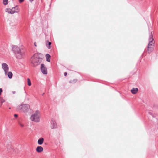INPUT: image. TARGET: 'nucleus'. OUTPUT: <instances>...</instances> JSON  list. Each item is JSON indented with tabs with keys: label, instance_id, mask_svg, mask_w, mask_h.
Instances as JSON below:
<instances>
[{
	"label": "nucleus",
	"instance_id": "23",
	"mask_svg": "<svg viewBox=\"0 0 158 158\" xmlns=\"http://www.w3.org/2000/svg\"><path fill=\"white\" fill-rule=\"evenodd\" d=\"M23 1L24 0H19V1L20 3L23 2Z\"/></svg>",
	"mask_w": 158,
	"mask_h": 158
},
{
	"label": "nucleus",
	"instance_id": "1",
	"mask_svg": "<svg viewBox=\"0 0 158 158\" xmlns=\"http://www.w3.org/2000/svg\"><path fill=\"white\" fill-rule=\"evenodd\" d=\"M12 50L18 59H21L24 56V52L22 48H20L16 46L13 45L12 47Z\"/></svg>",
	"mask_w": 158,
	"mask_h": 158
},
{
	"label": "nucleus",
	"instance_id": "9",
	"mask_svg": "<svg viewBox=\"0 0 158 158\" xmlns=\"http://www.w3.org/2000/svg\"><path fill=\"white\" fill-rule=\"evenodd\" d=\"M5 11L6 12L11 14H14V10H13L12 9H10V8H6L5 10Z\"/></svg>",
	"mask_w": 158,
	"mask_h": 158
},
{
	"label": "nucleus",
	"instance_id": "7",
	"mask_svg": "<svg viewBox=\"0 0 158 158\" xmlns=\"http://www.w3.org/2000/svg\"><path fill=\"white\" fill-rule=\"evenodd\" d=\"M50 127L51 129H55L57 127L56 122L53 118H52L50 122Z\"/></svg>",
	"mask_w": 158,
	"mask_h": 158
},
{
	"label": "nucleus",
	"instance_id": "25",
	"mask_svg": "<svg viewBox=\"0 0 158 158\" xmlns=\"http://www.w3.org/2000/svg\"><path fill=\"white\" fill-rule=\"evenodd\" d=\"M67 75V72H64V75L65 76H66Z\"/></svg>",
	"mask_w": 158,
	"mask_h": 158
},
{
	"label": "nucleus",
	"instance_id": "18",
	"mask_svg": "<svg viewBox=\"0 0 158 158\" xmlns=\"http://www.w3.org/2000/svg\"><path fill=\"white\" fill-rule=\"evenodd\" d=\"M18 124L21 127H24V125L23 123L21 122L20 121H18Z\"/></svg>",
	"mask_w": 158,
	"mask_h": 158
},
{
	"label": "nucleus",
	"instance_id": "11",
	"mask_svg": "<svg viewBox=\"0 0 158 158\" xmlns=\"http://www.w3.org/2000/svg\"><path fill=\"white\" fill-rule=\"evenodd\" d=\"M138 91V89L136 88H133L131 90V93L133 94H136Z\"/></svg>",
	"mask_w": 158,
	"mask_h": 158
},
{
	"label": "nucleus",
	"instance_id": "13",
	"mask_svg": "<svg viewBox=\"0 0 158 158\" xmlns=\"http://www.w3.org/2000/svg\"><path fill=\"white\" fill-rule=\"evenodd\" d=\"M44 141V138H41L38 140V143L39 145H41L43 143Z\"/></svg>",
	"mask_w": 158,
	"mask_h": 158
},
{
	"label": "nucleus",
	"instance_id": "14",
	"mask_svg": "<svg viewBox=\"0 0 158 158\" xmlns=\"http://www.w3.org/2000/svg\"><path fill=\"white\" fill-rule=\"evenodd\" d=\"M52 43L50 42H49L48 40L46 41V46L48 49H50L51 48V44Z\"/></svg>",
	"mask_w": 158,
	"mask_h": 158
},
{
	"label": "nucleus",
	"instance_id": "22",
	"mask_svg": "<svg viewBox=\"0 0 158 158\" xmlns=\"http://www.w3.org/2000/svg\"><path fill=\"white\" fill-rule=\"evenodd\" d=\"M2 88H0V95H1L2 93Z\"/></svg>",
	"mask_w": 158,
	"mask_h": 158
},
{
	"label": "nucleus",
	"instance_id": "4",
	"mask_svg": "<svg viewBox=\"0 0 158 158\" xmlns=\"http://www.w3.org/2000/svg\"><path fill=\"white\" fill-rule=\"evenodd\" d=\"M152 32L151 31L149 38V44L148 46V49L149 53H150L153 50L155 41L153 38Z\"/></svg>",
	"mask_w": 158,
	"mask_h": 158
},
{
	"label": "nucleus",
	"instance_id": "8",
	"mask_svg": "<svg viewBox=\"0 0 158 158\" xmlns=\"http://www.w3.org/2000/svg\"><path fill=\"white\" fill-rule=\"evenodd\" d=\"M40 70L43 74H47V68L44 64H41Z\"/></svg>",
	"mask_w": 158,
	"mask_h": 158
},
{
	"label": "nucleus",
	"instance_id": "30",
	"mask_svg": "<svg viewBox=\"0 0 158 158\" xmlns=\"http://www.w3.org/2000/svg\"><path fill=\"white\" fill-rule=\"evenodd\" d=\"M44 94V93H43V95H43Z\"/></svg>",
	"mask_w": 158,
	"mask_h": 158
},
{
	"label": "nucleus",
	"instance_id": "20",
	"mask_svg": "<svg viewBox=\"0 0 158 158\" xmlns=\"http://www.w3.org/2000/svg\"><path fill=\"white\" fill-rule=\"evenodd\" d=\"M28 85L29 86L31 85V83L30 81V80L29 78H28L27 79Z\"/></svg>",
	"mask_w": 158,
	"mask_h": 158
},
{
	"label": "nucleus",
	"instance_id": "15",
	"mask_svg": "<svg viewBox=\"0 0 158 158\" xmlns=\"http://www.w3.org/2000/svg\"><path fill=\"white\" fill-rule=\"evenodd\" d=\"M46 60L48 62H50V57L51 56L50 55H49L48 54H47L46 55Z\"/></svg>",
	"mask_w": 158,
	"mask_h": 158
},
{
	"label": "nucleus",
	"instance_id": "21",
	"mask_svg": "<svg viewBox=\"0 0 158 158\" xmlns=\"http://www.w3.org/2000/svg\"><path fill=\"white\" fill-rule=\"evenodd\" d=\"M77 81V79H74L72 81V82H71V83H75Z\"/></svg>",
	"mask_w": 158,
	"mask_h": 158
},
{
	"label": "nucleus",
	"instance_id": "16",
	"mask_svg": "<svg viewBox=\"0 0 158 158\" xmlns=\"http://www.w3.org/2000/svg\"><path fill=\"white\" fill-rule=\"evenodd\" d=\"M7 75L8 77L10 79H11L12 78V73L11 72H7Z\"/></svg>",
	"mask_w": 158,
	"mask_h": 158
},
{
	"label": "nucleus",
	"instance_id": "5",
	"mask_svg": "<svg viewBox=\"0 0 158 158\" xmlns=\"http://www.w3.org/2000/svg\"><path fill=\"white\" fill-rule=\"evenodd\" d=\"M18 109L25 114L27 113L30 109V106L29 105H21L18 106Z\"/></svg>",
	"mask_w": 158,
	"mask_h": 158
},
{
	"label": "nucleus",
	"instance_id": "2",
	"mask_svg": "<svg viewBox=\"0 0 158 158\" xmlns=\"http://www.w3.org/2000/svg\"><path fill=\"white\" fill-rule=\"evenodd\" d=\"M42 59L40 57L38 54H35L31 59V63L32 66H36L42 62Z\"/></svg>",
	"mask_w": 158,
	"mask_h": 158
},
{
	"label": "nucleus",
	"instance_id": "24",
	"mask_svg": "<svg viewBox=\"0 0 158 158\" xmlns=\"http://www.w3.org/2000/svg\"><path fill=\"white\" fill-rule=\"evenodd\" d=\"M14 115L15 117L16 118L18 116V114H15Z\"/></svg>",
	"mask_w": 158,
	"mask_h": 158
},
{
	"label": "nucleus",
	"instance_id": "6",
	"mask_svg": "<svg viewBox=\"0 0 158 158\" xmlns=\"http://www.w3.org/2000/svg\"><path fill=\"white\" fill-rule=\"evenodd\" d=\"M2 68L5 72V73L7 75L9 70V67L8 65L6 63H3L2 65Z\"/></svg>",
	"mask_w": 158,
	"mask_h": 158
},
{
	"label": "nucleus",
	"instance_id": "28",
	"mask_svg": "<svg viewBox=\"0 0 158 158\" xmlns=\"http://www.w3.org/2000/svg\"><path fill=\"white\" fill-rule=\"evenodd\" d=\"M149 114L150 115H152V113H151V112H149Z\"/></svg>",
	"mask_w": 158,
	"mask_h": 158
},
{
	"label": "nucleus",
	"instance_id": "26",
	"mask_svg": "<svg viewBox=\"0 0 158 158\" xmlns=\"http://www.w3.org/2000/svg\"><path fill=\"white\" fill-rule=\"evenodd\" d=\"M34 44V45L35 47H36L37 46V45H36V42H35Z\"/></svg>",
	"mask_w": 158,
	"mask_h": 158
},
{
	"label": "nucleus",
	"instance_id": "12",
	"mask_svg": "<svg viewBox=\"0 0 158 158\" xmlns=\"http://www.w3.org/2000/svg\"><path fill=\"white\" fill-rule=\"evenodd\" d=\"M13 10H14V13H18L19 12V9L17 6L12 8Z\"/></svg>",
	"mask_w": 158,
	"mask_h": 158
},
{
	"label": "nucleus",
	"instance_id": "27",
	"mask_svg": "<svg viewBox=\"0 0 158 158\" xmlns=\"http://www.w3.org/2000/svg\"><path fill=\"white\" fill-rule=\"evenodd\" d=\"M12 93L13 94H15V91H13Z\"/></svg>",
	"mask_w": 158,
	"mask_h": 158
},
{
	"label": "nucleus",
	"instance_id": "29",
	"mask_svg": "<svg viewBox=\"0 0 158 158\" xmlns=\"http://www.w3.org/2000/svg\"><path fill=\"white\" fill-rule=\"evenodd\" d=\"M30 1L31 2H32V1H33V0H30Z\"/></svg>",
	"mask_w": 158,
	"mask_h": 158
},
{
	"label": "nucleus",
	"instance_id": "10",
	"mask_svg": "<svg viewBox=\"0 0 158 158\" xmlns=\"http://www.w3.org/2000/svg\"><path fill=\"white\" fill-rule=\"evenodd\" d=\"M36 151L38 153H40L43 151V148L41 146H38L36 148Z\"/></svg>",
	"mask_w": 158,
	"mask_h": 158
},
{
	"label": "nucleus",
	"instance_id": "19",
	"mask_svg": "<svg viewBox=\"0 0 158 158\" xmlns=\"http://www.w3.org/2000/svg\"><path fill=\"white\" fill-rule=\"evenodd\" d=\"M3 3L4 5H6L8 3V0H3Z\"/></svg>",
	"mask_w": 158,
	"mask_h": 158
},
{
	"label": "nucleus",
	"instance_id": "3",
	"mask_svg": "<svg viewBox=\"0 0 158 158\" xmlns=\"http://www.w3.org/2000/svg\"><path fill=\"white\" fill-rule=\"evenodd\" d=\"M40 112L38 110L33 112L30 117L31 120L35 122H39L40 121Z\"/></svg>",
	"mask_w": 158,
	"mask_h": 158
},
{
	"label": "nucleus",
	"instance_id": "17",
	"mask_svg": "<svg viewBox=\"0 0 158 158\" xmlns=\"http://www.w3.org/2000/svg\"><path fill=\"white\" fill-rule=\"evenodd\" d=\"M5 102V100L2 98L0 97V107L2 106L3 103Z\"/></svg>",
	"mask_w": 158,
	"mask_h": 158
}]
</instances>
